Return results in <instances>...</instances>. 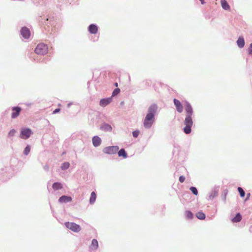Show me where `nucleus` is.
<instances>
[{
	"label": "nucleus",
	"instance_id": "39448f33",
	"mask_svg": "<svg viewBox=\"0 0 252 252\" xmlns=\"http://www.w3.org/2000/svg\"><path fill=\"white\" fill-rule=\"evenodd\" d=\"M32 133V131L30 128H23L21 130L20 137L22 139H27L30 137Z\"/></svg>",
	"mask_w": 252,
	"mask_h": 252
},
{
	"label": "nucleus",
	"instance_id": "72a5a7b5",
	"mask_svg": "<svg viewBox=\"0 0 252 252\" xmlns=\"http://www.w3.org/2000/svg\"><path fill=\"white\" fill-rule=\"evenodd\" d=\"M60 111V108H57V109H56L54 111H53V114H56V113H57L58 112H59Z\"/></svg>",
	"mask_w": 252,
	"mask_h": 252
},
{
	"label": "nucleus",
	"instance_id": "b1692460",
	"mask_svg": "<svg viewBox=\"0 0 252 252\" xmlns=\"http://www.w3.org/2000/svg\"><path fill=\"white\" fill-rule=\"evenodd\" d=\"M186 218L187 219H191L193 218V214L190 211H187L185 212Z\"/></svg>",
	"mask_w": 252,
	"mask_h": 252
},
{
	"label": "nucleus",
	"instance_id": "5701e85b",
	"mask_svg": "<svg viewBox=\"0 0 252 252\" xmlns=\"http://www.w3.org/2000/svg\"><path fill=\"white\" fill-rule=\"evenodd\" d=\"M62 185L61 183H55L53 185V189L54 190H57L59 189H61L62 188Z\"/></svg>",
	"mask_w": 252,
	"mask_h": 252
},
{
	"label": "nucleus",
	"instance_id": "c756f323",
	"mask_svg": "<svg viewBox=\"0 0 252 252\" xmlns=\"http://www.w3.org/2000/svg\"><path fill=\"white\" fill-rule=\"evenodd\" d=\"M16 133V130L14 129L11 130L8 133L9 136H13Z\"/></svg>",
	"mask_w": 252,
	"mask_h": 252
},
{
	"label": "nucleus",
	"instance_id": "9d476101",
	"mask_svg": "<svg viewBox=\"0 0 252 252\" xmlns=\"http://www.w3.org/2000/svg\"><path fill=\"white\" fill-rule=\"evenodd\" d=\"M173 101L177 111L181 113L183 111V108L180 101L176 98L174 99Z\"/></svg>",
	"mask_w": 252,
	"mask_h": 252
},
{
	"label": "nucleus",
	"instance_id": "9b49d317",
	"mask_svg": "<svg viewBox=\"0 0 252 252\" xmlns=\"http://www.w3.org/2000/svg\"><path fill=\"white\" fill-rule=\"evenodd\" d=\"M112 101V97L103 98L100 100L99 105L102 107H105Z\"/></svg>",
	"mask_w": 252,
	"mask_h": 252
},
{
	"label": "nucleus",
	"instance_id": "ddd939ff",
	"mask_svg": "<svg viewBox=\"0 0 252 252\" xmlns=\"http://www.w3.org/2000/svg\"><path fill=\"white\" fill-rule=\"evenodd\" d=\"M89 31L92 34H95L98 31L97 27L94 24H91L89 27Z\"/></svg>",
	"mask_w": 252,
	"mask_h": 252
},
{
	"label": "nucleus",
	"instance_id": "f3484780",
	"mask_svg": "<svg viewBox=\"0 0 252 252\" xmlns=\"http://www.w3.org/2000/svg\"><path fill=\"white\" fill-rule=\"evenodd\" d=\"M117 152L119 157H122L124 158H126L127 157V155L124 149H121Z\"/></svg>",
	"mask_w": 252,
	"mask_h": 252
},
{
	"label": "nucleus",
	"instance_id": "e433bc0d",
	"mask_svg": "<svg viewBox=\"0 0 252 252\" xmlns=\"http://www.w3.org/2000/svg\"><path fill=\"white\" fill-rule=\"evenodd\" d=\"M124 104V101H122L121 102V105H123Z\"/></svg>",
	"mask_w": 252,
	"mask_h": 252
},
{
	"label": "nucleus",
	"instance_id": "20e7f679",
	"mask_svg": "<svg viewBox=\"0 0 252 252\" xmlns=\"http://www.w3.org/2000/svg\"><path fill=\"white\" fill-rule=\"evenodd\" d=\"M119 149V147L117 146H109L104 148L103 152L105 154L109 155H113L116 154Z\"/></svg>",
	"mask_w": 252,
	"mask_h": 252
},
{
	"label": "nucleus",
	"instance_id": "c85d7f7f",
	"mask_svg": "<svg viewBox=\"0 0 252 252\" xmlns=\"http://www.w3.org/2000/svg\"><path fill=\"white\" fill-rule=\"evenodd\" d=\"M120 92V90L119 88L115 89L112 93V96H115L119 94Z\"/></svg>",
	"mask_w": 252,
	"mask_h": 252
},
{
	"label": "nucleus",
	"instance_id": "f03ea898",
	"mask_svg": "<svg viewBox=\"0 0 252 252\" xmlns=\"http://www.w3.org/2000/svg\"><path fill=\"white\" fill-rule=\"evenodd\" d=\"M184 124L186 126L184 128V131L186 134H189L191 132V127L193 125L191 116L186 117Z\"/></svg>",
	"mask_w": 252,
	"mask_h": 252
},
{
	"label": "nucleus",
	"instance_id": "f257e3e1",
	"mask_svg": "<svg viewBox=\"0 0 252 252\" xmlns=\"http://www.w3.org/2000/svg\"><path fill=\"white\" fill-rule=\"evenodd\" d=\"M157 108V105L156 104H153L149 108L148 113L146 116L143 123L145 127L150 128L152 126L155 120V114Z\"/></svg>",
	"mask_w": 252,
	"mask_h": 252
},
{
	"label": "nucleus",
	"instance_id": "aec40b11",
	"mask_svg": "<svg viewBox=\"0 0 252 252\" xmlns=\"http://www.w3.org/2000/svg\"><path fill=\"white\" fill-rule=\"evenodd\" d=\"M101 129L104 131H111L112 130V127L110 125L105 124L102 125Z\"/></svg>",
	"mask_w": 252,
	"mask_h": 252
},
{
	"label": "nucleus",
	"instance_id": "423d86ee",
	"mask_svg": "<svg viewBox=\"0 0 252 252\" xmlns=\"http://www.w3.org/2000/svg\"><path fill=\"white\" fill-rule=\"evenodd\" d=\"M65 225L68 228L74 232H78L81 230L80 225L74 222H66Z\"/></svg>",
	"mask_w": 252,
	"mask_h": 252
},
{
	"label": "nucleus",
	"instance_id": "dca6fc26",
	"mask_svg": "<svg viewBox=\"0 0 252 252\" xmlns=\"http://www.w3.org/2000/svg\"><path fill=\"white\" fill-rule=\"evenodd\" d=\"M221 5L223 9L226 10H230V7L228 4L227 2L225 0H220Z\"/></svg>",
	"mask_w": 252,
	"mask_h": 252
},
{
	"label": "nucleus",
	"instance_id": "a211bd4d",
	"mask_svg": "<svg viewBox=\"0 0 252 252\" xmlns=\"http://www.w3.org/2000/svg\"><path fill=\"white\" fill-rule=\"evenodd\" d=\"M98 244L97 240L95 239H93V240L92 241L91 248L92 249L96 250L98 248Z\"/></svg>",
	"mask_w": 252,
	"mask_h": 252
},
{
	"label": "nucleus",
	"instance_id": "cd10ccee",
	"mask_svg": "<svg viewBox=\"0 0 252 252\" xmlns=\"http://www.w3.org/2000/svg\"><path fill=\"white\" fill-rule=\"evenodd\" d=\"M190 190L194 195H197L198 194V191L196 188L191 187L190 188Z\"/></svg>",
	"mask_w": 252,
	"mask_h": 252
},
{
	"label": "nucleus",
	"instance_id": "a878e982",
	"mask_svg": "<svg viewBox=\"0 0 252 252\" xmlns=\"http://www.w3.org/2000/svg\"><path fill=\"white\" fill-rule=\"evenodd\" d=\"M238 190L239 192L240 193V196L242 197H244L245 195V192L244 191V190L243 189L241 188V187H238Z\"/></svg>",
	"mask_w": 252,
	"mask_h": 252
},
{
	"label": "nucleus",
	"instance_id": "4be33fe9",
	"mask_svg": "<svg viewBox=\"0 0 252 252\" xmlns=\"http://www.w3.org/2000/svg\"><path fill=\"white\" fill-rule=\"evenodd\" d=\"M96 195L94 191L92 192L91 193V197L90 198V203L91 204H93L96 199Z\"/></svg>",
	"mask_w": 252,
	"mask_h": 252
},
{
	"label": "nucleus",
	"instance_id": "f704fd0d",
	"mask_svg": "<svg viewBox=\"0 0 252 252\" xmlns=\"http://www.w3.org/2000/svg\"><path fill=\"white\" fill-rule=\"evenodd\" d=\"M250 196V193H248V194H247V198L246 199V200H248V199H249V198Z\"/></svg>",
	"mask_w": 252,
	"mask_h": 252
},
{
	"label": "nucleus",
	"instance_id": "412c9836",
	"mask_svg": "<svg viewBox=\"0 0 252 252\" xmlns=\"http://www.w3.org/2000/svg\"><path fill=\"white\" fill-rule=\"evenodd\" d=\"M196 217L199 220H204L205 219V215L202 212L200 211L196 213Z\"/></svg>",
	"mask_w": 252,
	"mask_h": 252
},
{
	"label": "nucleus",
	"instance_id": "4468645a",
	"mask_svg": "<svg viewBox=\"0 0 252 252\" xmlns=\"http://www.w3.org/2000/svg\"><path fill=\"white\" fill-rule=\"evenodd\" d=\"M72 200V198L70 196H67L65 195H63L61 196L59 199V201L61 203H65L67 202H70Z\"/></svg>",
	"mask_w": 252,
	"mask_h": 252
},
{
	"label": "nucleus",
	"instance_id": "2f4dec72",
	"mask_svg": "<svg viewBox=\"0 0 252 252\" xmlns=\"http://www.w3.org/2000/svg\"><path fill=\"white\" fill-rule=\"evenodd\" d=\"M248 52L249 55H252V43L250 45V47L248 49Z\"/></svg>",
	"mask_w": 252,
	"mask_h": 252
},
{
	"label": "nucleus",
	"instance_id": "c9c22d12",
	"mask_svg": "<svg viewBox=\"0 0 252 252\" xmlns=\"http://www.w3.org/2000/svg\"><path fill=\"white\" fill-rule=\"evenodd\" d=\"M114 85H115L116 87H118V83H117V82H116V83H115L114 84Z\"/></svg>",
	"mask_w": 252,
	"mask_h": 252
},
{
	"label": "nucleus",
	"instance_id": "6e6552de",
	"mask_svg": "<svg viewBox=\"0 0 252 252\" xmlns=\"http://www.w3.org/2000/svg\"><path fill=\"white\" fill-rule=\"evenodd\" d=\"M185 109L187 113L186 116H191L193 113V110L189 102H185Z\"/></svg>",
	"mask_w": 252,
	"mask_h": 252
},
{
	"label": "nucleus",
	"instance_id": "f8f14e48",
	"mask_svg": "<svg viewBox=\"0 0 252 252\" xmlns=\"http://www.w3.org/2000/svg\"><path fill=\"white\" fill-rule=\"evenodd\" d=\"M93 145L95 147H97L99 146L101 144V139L97 136H95L93 138Z\"/></svg>",
	"mask_w": 252,
	"mask_h": 252
},
{
	"label": "nucleus",
	"instance_id": "2eb2a0df",
	"mask_svg": "<svg viewBox=\"0 0 252 252\" xmlns=\"http://www.w3.org/2000/svg\"><path fill=\"white\" fill-rule=\"evenodd\" d=\"M237 44L239 47L242 48L245 45V40L242 36H240L237 40Z\"/></svg>",
	"mask_w": 252,
	"mask_h": 252
},
{
	"label": "nucleus",
	"instance_id": "473e14b6",
	"mask_svg": "<svg viewBox=\"0 0 252 252\" xmlns=\"http://www.w3.org/2000/svg\"><path fill=\"white\" fill-rule=\"evenodd\" d=\"M185 178L183 176H181L179 177V181L181 183H183L185 181Z\"/></svg>",
	"mask_w": 252,
	"mask_h": 252
},
{
	"label": "nucleus",
	"instance_id": "bb28decb",
	"mask_svg": "<svg viewBox=\"0 0 252 252\" xmlns=\"http://www.w3.org/2000/svg\"><path fill=\"white\" fill-rule=\"evenodd\" d=\"M31 150L30 146L28 145L25 149L24 153L25 155H28L29 153H30Z\"/></svg>",
	"mask_w": 252,
	"mask_h": 252
},
{
	"label": "nucleus",
	"instance_id": "1a4fd4ad",
	"mask_svg": "<svg viewBox=\"0 0 252 252\" xmlns=\"http://www.w3.org/2000/svg\"><path fill=\"white\" fill-rule=\"evenodd\" d=\"M21 33L22 36L25 38H29L31 35L30 30L26 27L22 28Z\"/></svg>",
	"mask_w": 252,
	"mask_h": 252
},
{
	"label": "nucleus",
	"instance_id": "0eeeda50",
	"mask_svg": "<svg viewBox=\"0 0 252 252\" xmlns=\"http://www.w3.org/2000/svg\"><path fill=\"white\" fill-rule=\"evenodd\" d=\"M22 109L20 107L17 106L14 107L12 109L11 117L13 119H15L17 117L21 111Z\"/></svg>",
	"mask_w": 252,
	"mask_h": 252
},
{
	"label": "nucleus",
	"instance_id": "6ab92c4d",
	"mask_svg": "<svg viewBox=\"0 0 252 252\" xmlns=\"http://www.w3.org/2000/svg\"><path fill=\"white\" fill-rule=\"evenodd\" d=\"M242 219L241 215L240 213H237L236 216L232 220L233 222H238L241 221Z\"/></svg>",
	"mask_w": 252,
	"mask_h": 252
},
{
	"label": "nucleus",
	"instance_id": "7ed1b4c3",
	"mask_svg": "<svg viewBox=\"0 0 252 252\" xmlns=\"http://www.w3.org/2000/svg\"><path fill=\"white\" fill-rule=\"evenodd\" d=\"M48 48L47 45L44 43H40L37 45L34 52L37 54L43 55L48 53Z\"/></svg>",
	"mask_w": 252,
	"mask_h": 252
},
{
	"label": "nucleus",
	"instance_id": "7c9ffc66",
	"mask_svg": "<svg viewBox=\"0 0 252 252\" xmlns=\"http://www.w3.org/2000/svg\"><path fill=\"white\" fill-rule=\"evenodd\" d=\"M139 133V131L138 130L134 131L132 133L133 136L134 137H137Z\"/></svg>",
	"mask_w": 252,
	"mask_h": 252
},
{
	"label": "nucleus",
	"instance_id": "393cba45",
	"mask_svg": "<svg viewBox=\"0 0 252 252\" xmlns=\"http://www.w3.org/2000/svg\"><path fill=\"white\" fill-rule=\"evenodd\" d=\"M69 165H70V164L69 162H64L62 164V165L61 166V168L63 170L67 169V168H69Z\"/></svg>",
	"mask_w": 252,
	"mask_h": 252
}]
</instances>
